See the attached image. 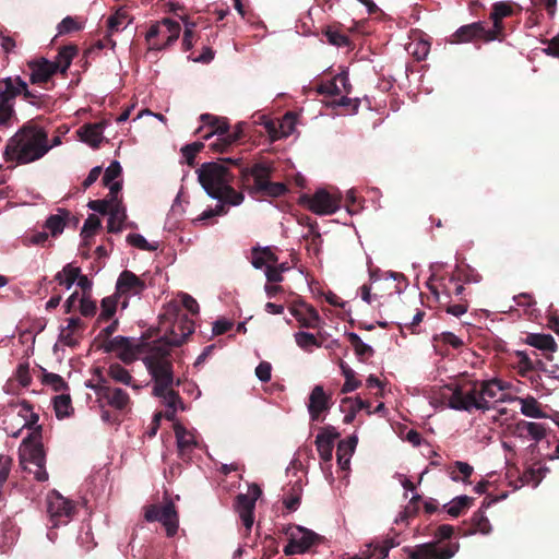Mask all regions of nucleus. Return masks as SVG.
<instances>
[{
    "label": "nucleus",
    "mask_w": 559,
    "mask_h": 559,
    "mask_svg": "<svg viewBox=\"0 0 559 559\" xmlns=\"http://www.w3.org/2000/svg\"><path fill=\"white\" fill-rule=\"evenodd\" d=\"M50 150L47 131L28 121L8 140L3 157L8 162L26 165L43 158Z\"/></svg>",
    "instance_id": "f257e3e1"
},
{
    "label": "nucleus",
    "mask_w": 559,
    "mask_h": 559,
    "mask_svg": "<svg viewBox=\"0 0 559 559\" xmlns=\"http://www.w3.org/2000/svg\"><path fill=\"white\" fill-rule=\"evenodd\" d=\"M143 362L154 380L153 394L163 400L167 408L179 407L185 409V405L179 394L171 390L174 383L173 365L167 359V349L163 346H155Z\"/></svg>",
    "instance_id": "f03ea898"
},
{
    "label": "nucleus",
    "mask_w": 559,
    "mask_h": 559,
    "mask_svg": "<svg viewBox=\"0 0 559 559\" xmlns=\"http://www.w3.org/2000/svg\"><path fill=\"white\" fill-rule=\"evenodd\" d=\"M197 174L199 182L210 198L231 206H238L243 202V193L231 187L234 176L223 163H204Z\"/></svg>",
    "instance_id": "7ed1b4c3"
},
{
    "label": "nucleus",
    "mask_w": 559,
    "mask_h": 559,
    "mask_svg": "<svg viewBox=\"0 0 559 559\" xmlns=\"http://www.w3.org/2000/svg\"><path fill=\"white\" fill-rule=\"evenodd\" d=\"M19 460L22 469L32 474L37 481L48 480L45 468V453L39 442V432L34 431L25 438L19 448Z\"/></svg>",
    "instance_id": "20e7f679"
},
{
    "label": "nucleus",
    "mask_w": 559,
    "mask_h": 559,
    "mask_svg": "<svg viewBox=\"0 0 559 559\" xmlns=\"http://www.w3.org/2000/svg\"><path fill=\"white\" fill-rule=\"evenodd\" d=\"M428 289L427 306L429 308L444 309L447 313L456 318L461 317L467 311L466 302H459L451 305V290L445 286L442 280H438L436 275H431L426 282Z\"/></svg>",
    "instance_id": "39448f33"
},
{
    "label": "nucleus",
    "mask_w": 559,
    "mask_h": 559,
    "mask_svg": "<svg viewBox=\"0 0 559 559\" xmlns=\"http://www.w3.org/2000/svg\"><path fill=\"white\" fill-rule=\"evenodd\" d=\"M442 396L450 399V408L471 413L473 409L486 412L491 408L488 400L480 397L478 382L468 390L456 385L454 389H443Z\"/></svg>",
    "instance_id": "423d86ee"
},
{
    "label": "nucleus",
    "mask_w": 559,
    "mask_h": 559,
    "mask_svg": "<svg viewBox=\"0 0 559 559\" xmlns=\"http://www.w3.org/2000/svg\"><path fill=\"white\" fill-rule=\"evenodd\" d=\"M155 346H163V344H147L141 340L119 335L110 340L106 348L109 352H114L124 364H131L142 355L143 359Z\"/></svg>",
    "instance_id": "0eeeda50"
},
{
    "label": "nucleus",
    "mask_w": 559,
    "mask_h": 559,
    "mask_svg": "<svg viewBox=\"0 0 559 559\" xmlns=\"http://www.w3.org/2000/svg\"><path fill=\"white\" fill-rule=\"evenodd\" d=\"M454 527L449 524H442L437 527L435 537L437 540L421 544V559H451L460 548L459 543L443 544L452 537Z\"/></svg>",
    "instance_id": "6e6552de"
},
{
    "label": "nucleus",
    "mask_w": 559,
    "mask_h": 559,
    "mask_svg": "<svg viewBox=\"0 0 559 559\" xmlns=\"http://www.w3.org/2000/svg\"><path fill=\"white\" fill-rule=\"evenodd\" d=\"M87 206L94 212L109 215L107 225L108 231L119 233L122 230L127 215L126 207L122 205L118 195L109 197L105 200L90 201Z\"/></svg>",
    "instance_id": "1a4fd4ad"
},
{
    "label": "nucleus",
    "mask_w": 559,
    "mask_h": 559,
    "mask_svg": "<svg viewBox=\"0 0 559 559\" xmlns=\"http://www.w3.org/2000/svg\"><path fill=\"white\" fill-rule=\"evenodd\" d=\"M162 329L165 331L164 336L153 344H163V347L167 349L168 357L169 347L181 345L193 333L194 324L188 317H182L177 321L167 322V324L162 325Z\"/></svg>",
    "instance_id": "9d476101"
},
{
    "label": "nucleus",
    "mask_w": 559,
    "mask_h": 559,
    "mask_svg": "<svg viewBox=\"0 0 559 559\" xmlns=\"http://www.w3.org/2000/svg\"><path fill=\"white\" fill-rule=\"evenodd\" d=\"M300 202L317 215H331L340 209L341 197L325 189H319L312 195H302Z\"/></svg>",
    "instance_id": "9b49d317"
},
{
    "label": "nucleus",
    "mask_w": 559,
    "mask_h": 559,
    "mask_svg": "<svg viewBox=\"0 0 559 559\" xmlns=\"http://www.w3.org/2000/svg\"><path fill=\"white\" fill-rule=\"evenodd\" d=\"M271 170L270 164L258 163L250 169H247L246 174L252 176L254 180L253 190L255 192H262L269 197H280L286 191V187L284 183L271 182L269 180Z\"/></svg>",
    "instance_id": "f8f14e48"
},
{
    "label": "nucleus",
    "mask_w": 559,
    "mask_h": 559,
    "mask_svg": "<svg viewBox=\"0 0 559 559\" xmlns=\"http://www.w3.org/2000/svg\"><path fill=\"white\" fill-rule=\"evenodd\" d=\"M262 495L257 484L248 487L247 493H239L236 498L235 509L247 531H250L254 522L255 502Z\"/></svg>",
    "instance_id": "ddd939ff"
},
{
    "label": "nucleus",
    "mask_w": 559,
    "mask_h": 559,
    "mask_svg": "<svg viewBox=\"0 0 559 559\" xmlns=\"http://www.w3.org/2000/svg\"><path fill=\"white\" fill-rule=\"evenodd\" d=\"M73 510V503L58 491L52 490L48 493L47 512L55 527L67 524L72 518Z\"/></svg>",
    "instance_id": "4468645a"
},
{
    "label": "nucleus",
    "mask_w": 559,
    "mask_h": 559,
    "mask_svg": "<svg viewBox=\"0 0 559 559\" xmlns=\"http://www.w3.org/2000/svg\"><path fill=\"white\" fill-rule=\"evenodd\" d=\"M144 518L148 522H160L169 537H173L178 531V514L173 502H167L163 506H150L145 511Z\"/></svg>",
    "instance_id": "2eb2a0df"
},
{
    "label": "nucleus",
    "mask_w": 559,
    "mask_h": 559,
    "mask_svg": "<svg viewBox=\"0 0 559 559\" xmlns=\"http://www.w3.org/2000/svg\"><path fill=\"white\" fill-rule=\"evenodd\" d=\"M286 534L289 536V543L284 548L287 556L306 552L319 538L317 533L302 526H293Z\"/></svg>",
    "instance_id": "dca6fc26"
},
{
    "label": "nucleus",
    "mask_w": 559,
    "mask_h": 559,
    "mask_svg": "<svg viewBox=\"0 0 559 559\" xmlns=\"http://www.w3.org/2000/svg\"><path fill=\"white\" fill-rule=\"evenodd\" d=\"M145 283L131 271H123L120 273L116 283V295L122 300L121 308H127L129 298L139 296L145 289Z\"/></svg>",
    "instance_id": "f3484780"
},
{
    "label": "nucleus",
    "mask_w": 559,
    "mask_h": 559,
    "mask_svg": "<svg viewBox=\"0 0 559 559\" xmlns=\"http://www.w3.org/2000/svg\"><path fill=\"white\" fill-rule=\"evenodd\" d=\"M547 426L542 423L527 421L524 419L518 420L513 425L509 426L510 433L523 440H533L538 443L547 436ZM536 444H531L528 448L531 452H534Z\"/></svg>",
    "instance_id": "a211bd4d"
},
{
    "label": "nucleus",
    "mask_w": 559,
    "mask_h": 559,
    "mask_svg": "<svg viewBox=\"0 0 559 559\" xmlns=\"http://www.w3.org/2000/svg\"><path fill=\"white\" fill-rule=\"evenodd\" d=\"M332 407V395L326 393L322 385H314L311 390L307 409L311 421H323L326 413Z\"/></svg>",
    "instance_id": "6ab92c4d"
},
{
    "label": "nucleus",
    "mask_w": 559,
    "mask_h": 559,
    "mask_svg": "<svg viewBox=\"0 0 559 559\" xmlns=\"http://www.w3.org/2000/svg\"><path fill=\"white\" fill-rule=\"evenodd\" d=\"M174 431L179 455L189 456L190 453L199 447V438L194 429H187L180 423L174 424Z\"/></svg>",
    "instance_id": "aec40b11"
},
{
    "label": "nucleus",
    "mask_w": 559,
    "mask_h": 559,
    "mask_svg": "<svg viewBox=\"0 0 559 559\" xmlns=\"http://www.w3.org/2000/svg\"><path fill=\"white\" fill-rule=\"evenodd\" d=\"M95 391L99 397L104 399L110 407L117 411H124L130 405L129 394L120 388L99 385Z\"/></svg>",
    "instance_id": "412c9836"
},
{
    "label": "nucleus",
    "mask_w": 559,
    "mask_h": 559,
    "mask_svg": "<svg viewBox=\"0 0 559 559\" xmlns=\"http://www.w3.org/2000/svg\"><path fill=\"white\" fill-rule=\"evenodd\" d=\"M481 39L486 41V28L483 22H474L459 27L451 35L452 44H466Z\"/></svg>",
    "instance_id": "4be33fe9"
},
{
    "label": "nucleus",
    "mask_w": 559,
    "mask_h": 559,
    "mask_svg": "<svg viewBox=\"0 0 559 559\" xmlns=\"http://www.w3.org/2000/svg\"><path fill=\"white\" fill-rule=\"evenodd\" d=\"M27 66L31 70L29 81L32 84L46 83L56 72H58V66H55L52 61L45 58L32 60Z\"/></svg>",
    "instance_id": "5701e85b"
},
{
    "label": "nucleus",
    "mask_w": 559,
    "mask_h": 559,
    "mask_svg": "<svg viewBox=\"0 0 559 559\" xmlns=\"http://www.w3.org/2000/svg\"><path fill=\"white\" fill-rule=\"evenodd\" d=\"M493 501L495 500L487 501V499H485L483 501L481 507L473 513V515L469 520V527L466 530L461 528L463 536H469V535H474L477 533L487 535L491 532V524H490L488 518L485 515V512L483 509L490 507V504Z\"/></svg>",
    "instance_id": "b1692460"
},
{
    "label": "nucleus",
    "mask_w": 559,
    "mask_h": 559,
    "mask_svg": "<svg viewBox=\"0 0 559 559\" xmlns=\"http://www.w3.org/2000/svg\"><path fill=\"white\" fill-rule=\"evenodd\" d=\"M84 331V322L80 318L67 319V325L62 326L59 332V342L69 347L79 344Z\"/></svg>",
    "instance_id": "393cba45"
},
{
    "label": "nucleus",
    "mask_w": 559,
    "mask_h": 559,
    "mask_svg": "<svg viewBox=\"0 0 559 559\" xmlns=\"http://www.w3.org/2000/svg\"><path fill=\"white\" fill-rule=\"evenodd\" d=\"M340 437V433L333 426H325L316 437V445L320 457L323 461L332 459V451L334 441Z\"/></svg>",
    "instance_id": "a878e982"
},
{
    "label": "nucleus",
    "mask_w": 559,
    "mask_h": 559,
    "mask_svg": "<svg viewBox=\"0 0 559 559\" xmlns=\"http://www.w3.org/2000/svg\"><path fill=\"white\" fill-rule=\"evenodd\" d=\"M17 408V417H21V427L16 430L10 429L9 427H5V431L9 436L12 438H17L21 435L22 429L24 428H33L36 426L39 417L38 415L33 411L32 405L26 401H21L17 404L13 405Z\"/></svg>",
    "instance_id": "bb28decb"
},
{
    "label": "nucleus",
    "mask_w": 559,
    "mask_h": 559,
    "mask_svg": "<svg viewBox=\"0 0 559 559\" xmlns=\"http://www.w3.org/2000/svg\"><path fill=\"white\" fill-rule=\"evenodd\" d=\"M121 171L122 168L117 160L111 162L105 170L103 183L109 189V197L118 195L122 188V182L119 180Z\"/></svg>",
    "instance_id": "cd10ccee"
},
{
    "label": "nucleus",
    "mask_w": 559,
    "mask_h": 559,
    "mask_svg": "<svg viewBox=\"0 0 559 559\" xmlns=\"http://www.w3.org/2000/svg\"><path fill=\"white\" fill-rule=\"evenodd\" d=\"M163 31L164 34H160L162 38H165V43L163 44H151V49L154 50H162L166 47L170 46L173 43H175L180 35L181 27L178 22L165 17L163 19Z\"/></svg>",
    "instance_id": "c85d7f7f"
},
{
    "label": "nucleus",
    "mask_w": 559,
    "mask_h": 559,
    "mask_svg": "<svg viewBox=\"0 0 559 559\" xmlns=\"http://www.w3.org/2000/svg\"><path fill=\"white\" fill-rule=\"evenodd\" d=\"M103 133L104 124L102 122L85 124L78 130L81 141L92 147L99 146L104 139Z\"/></svg>",
    "instance_id": "c756f323"
},
{
    "label": "nucleus",
    "mask_w": 559,
    "mask_h": 559,
    "mask_svg": "<svg viewBox=\"0 0 559 559\" xmlns=\"http://www.w3.org/2000/svg\"><path fill=\"white\" fill-rule=\"evenodd\" d=\"M1 83L4 85V88H0V99H5L9 103H14V98L22 94L23 88H25V81L20 76H8Z\"/></svg>",
    "instance_id": "7c9ffc66"
},
{
    "label": "nucleus",
    "mask_w": 559,
    "mask_h": 559,
    "mask_svg": "<svg viewBox=\"0 0 559 559\" xmlns=\"http://www.w3.org/2000/svg\"><path fill=\"white\" fill-rule=\"evenodd\" d=\"M358 439L356 436H350L346 440L340 441L336 451L337 464L342 469L349 467L350 457L355 451Z\"/></svg>",
    "instance_id": "2f4dec72"
},
{
    "label": "nucleus",
    "mask_w": 559,
    "mask_h": 559,
    "mask_svg": "<svg viewBox=\"0 0 559 559\" xmlns=\"http://www.w3.org/2000/svg\"><path fill=\"white\" fill-rule=\"evenodd\" d=\"M276 262L277 257L274 254L270 247L252 249L251 264L254 269H266Z\"/></svg>",
    "instance_id": "473e14b6"
},
{
    "label": "nucleus",
    "mask_w": 559,
    "mask_h": 559,
    "mask_svg": "<svg viewBox=\"0 0 559 559\" xmlns=\"http://www.w3.org/2000/svg\"><path fill=\"white\" fill-rule=\"evenodd\" d=\"M337 82L342 83L346 93H349L348 76L345 73L337 74L333 80L318 85L317 92L322 95H338L342 91L338 87Z\"/></svg>",
    "instance_id": "72a5a7b5"
},
{
    "label": "nucleus",
    "mask_w": 559,
    "mask_h": 559,
    "mask_svg": "<svg viewBox=\"0 0 559 559\" xmlns=\"http://www.w3.org/2000/svg\"><path fill=\"white\" fill-rule=\"evenodd\" d=\"M526 344L545 352L554 353L557 344L550 334L530 333L525 338Z\"/></svg>",
    "instance_id": "f704fd0d"
},
{
    "label": "nucleus",
    "mask_w": 559,
    "mask_h": 559,
    "mask_svg": "<svg viewBox=\"0 0 559 559\" xmlns=\"http://www.w3.org/2000/svg\"><path fill=\"white\" fill-rule=\"evenodd\" d=\"M293 316L305 328L316 329L320 324V316L317 310L310 306L305 307L304 310H292Z\"/></svg>",
    "instance_id": "c9c22d12"
},
{
    "label": "nucleus",
    "mask_w": 559,
    "mask_h": 559,
    "mask_svg": "<svg viewBox=\"0 0 559 559\" xmlns=\"http://www.w3.org/2000/svg\"><path fill=\"white\" fill-rule=\"evenodd\" d=\"M131 22L132 19L124 9L117 10L107 21L108 35L122 32Z\"/></svg>",
    "instance_id": "e433bc0d"
},
{
    "label": "nucleus",
    "mask_w": 559,
    "mask_h": 559,
    "mask_svg": "<svg viewBox=\"0 0 559 559\" xmlns=\"http://www.w3.org/2000/svg\"><path fill=\"white\" fill-rule=\"evenodd\" d=\"M108 376L116 382L129 385L134 390H140L141 385L133 382L130 372L119 364H112L108 368Z\"/></svg>",
    "instance_id": "4c0bfd02"
},
{
    "label": "nucleus",
    "mask_w": 559,
    "mask_h": 559,
    "mask_svg": "<svg viewBox=\"0 0 559 559\" xmlns=\"http://www.w3.org/2000/svg\"><path fill=\"white\" fill-rule=\"evenodd\" d=\"M506 389L504 383L498 379H491L478 382V390L480 393V397L486 399L490 402V400H495L498 397V393Z\"/></svg>",
    "instance_id": "58836bf2"
},
{
    "label": "nucleus",
    "mask_w": 559,
    "mask_h": 559,
    "mask_svg": "<svg viewBox=\"0 0 559 559\" xmlns=\"http://www.w3.org/2000/svg\"><path fill=\"white\" fill-rule=\"evenodd\" d=\"M455 386L445 384L441 386H431L429 390H421V394L429 400V403L433 407L448 405L450 407V399L442 396L443 389H454Z\"/></svg>",
    "instance_id": "ea45409f"
},
{
    "label": "nucleus",
    "mask_w": 559,
    "mask_h": 559,
    "mask_svg": "<svg viewBox=\"0 0 559 559\" xmlns=\"http://www.w3.org/2000/svg\"><path fill=\"white\" fill-rule=\"evenodd\" d=\"M80 275V267L74 266L69 263L63 269L58 272L55 276L56 282L59 285L64 286L67 289H70L72 285L76 282V278Z\"/></svg>",
    "instance_id": "a19ab883"
},
{
    "label": "nucleus",
    "mask_w": 559,
    "mask_h": 559,
    "mask_svg": "<svg viewBox=\"0 0 559 559\" xmlns=\"http://www.w3.org/2000/svg\"><path fill=\"white\" fill-rule=\"evenodd\" d=\"M474 499L468 496H459L454 498L449 506H444L447 513L453 518H459L465 513L472 506Z\"/></svg>",
    "instance_id": "79ce46f5"
},
{
    "label": "nucleus",
    "mask_w": 559,
    "mask_h": 559,
    "mask_svg": "<svg viewBox=\"0 0 559 559\" xmlns=\"http://www.w3.org/2000/svg\"><path fill=\"white\" fill-rule=\"evenodd\" d=\"M68 217V212L63 210H59L57 214L50 215L46 223L45 228L49 230L52 237H57L58 235L63 233L66 227V219Z\"/></svg>",
    "instance_id": "37998d69"
},
{
    "label": "nucleus",
    "mask_w": 559,
    "mask_h": 559,
    "mask_svg": "<svg viewBox=\"0 0 559 559\" xmlns=\"http://www.w3.org/2000/svg\"><path fill=\"white\" fill-rule=\"evenodd\" d=\"M17 122L14 103L0 99V127L11 128Z\"/></svg>",
    "instance_id": "c03bdc74"
},
{
    "label": "nucleus",
    "mask_w": 559,
    "mask_h": 559,
    "mask_svg": "<svg viewBox=\"0 0 559 559\" xmlns=\"http://www.w3.org/2000/svg\"><path fill=\"white\" fill-rule=\"evenodd\" d=\"M120 302L121 300L116 294L114 296L105 297L100 304V313L97 321L100 322L111 319Z\"/></svg>",
    "instance_id": "a18cd8bd"
},
{
    "label": "nucleus",
    "mask_w": 559,
    "mask_h": 559,
    "mask_svg": "<svg viewBox=\"0 0 559 559\" xmlns=\"http://www.w3.org/2000/svg\"><path fill=\"white\" fill-rule=\"evenodd\" d=\"M340 368L342 370V374L345 378V382L341 389V392L349 393L358 389L361 382L355 378V371L344 361H341Z\"/></svg>",
    "instance_id": "49530a36"
},
{
    "label": "nucleus",
    "mask_w": 559,
    "mask_h": 559,
    "mask_svg": "<svg viewBox=\"0 0 559 559\" xmlns=\"http://www.w3.org/2000/svg\"><path fill=\"white\" fill-rule=\"evenodd\" d=\"M341 407H347V413L344 416V423L350 424L354 421L357 413L362 411L361 397H345L341 401Z\"/></svg>",
    "instance_id": "de8ad7c7"
},
{
    "label": "nucleus",
    "mask_w": 559,
    "mask_h": 559,
    "mask_svg": "<svg viewBox=\"0 0 559 559\" xmlns=\"http://www.w3.org/2000/svg\"><path fill=\"white\" fill-rule=\"evenodd\" d=\"M53 408L59 419L69 417L73 413L70 395L60 394L53 399Z\"/></svg>",
    "instance_id": "09e8293b"
},
{
    "label": "nucleus",
    "mask_w": 559,
    "mask_h": 559,
    "mask_svg": "<svg viewBox=\"0 0 559 559\" xmlns=\"http://www.w3.org/2000/svg\"><path fill=\"white\" fill-rule=\"evenodd\" d=\"M521 413L532 418H544L545 413L540 408L539 403L534 397H526L521 400Z\"/></svg>",
    "instance_id": "8fccbe9b"
},
{
    "label": "nucleus",
    "mask_w": 559,
    "mask_h": 559,
    "mask_svg": "<svg viewBox=\"0 0 559 559\" xmlns=\"http://www.w3.org/2000/svg\"><path fill=\"white\" fill-rule=\"evenodd\" d=\"M75 52H76V50L73 46L63 47L59 51L56 60L52 61V63H55V66H58V71L66 72L68 70Z\"/></svg>",
    "instance_id": "3c124183"
},
{
    "label": "nucleus",
    "mask_w": 559,
    "mask_h": 559,
    "mask_svg": "<svg viewBox=\"0 0 559 559\" xmlns=\"http://www.w3.org/2000/svg\"><path fill=\"white\" fill-rule=\"evenodd\" d=\"M347 337L354 347L356 355L360 358L372 356L373 349L370 345L362 342L358 334L350 332L347 334Z\"/></svg>",
    "instance_id": "603ef678"
},
{
    "label": "nucleus",
    "mask_w": 559,
    "mask_h": 559,
    "mask_svg": "<svg viewBox=\"0 0 559 559\" xmlns=\"http://www.w3.org/2000/svg\"><path fill=\"white\" fill-rule=\"evenodd\" d=\"M180 301L178 296L176 299L169 301L165 307V312L162 316V325L167 324V322L177 321L178 319L186 317L180 313Z\"/></svg>",
    "instance_id": "864d4df0"
},
{
    "label": "nucleus",
    "mask_w": 559,
    "mask_h": 559,
    "mask_svg": "<svg viewBox=\"0 0 559 559\" xmlns=\"http://www.w3.org/2000/svg\"><path fill=\"white\" fill-rule=\"evenodd\" d=\"M127 242L144 251H155L158 249V242H148L141 234H130L127 236Z\"/></svg>",
    "instance_id": "5fc2aeb1"
},
{
    "label": "nucleus",
    "mask_w": 559,
    "mask_h": 559,
    "mask_svg": "<svg viewBox=\"0 0 559 559\" xmlns=\"http://www.w3.org/2000/svg\"><path fill=\"white\" fill-rule=\"evenodd\" d=\"M514 9L510 2H496L492 5L489 20H503L504 17H509L513 15Z\"/></svg>",
    "instance_id": "6e6d98bb"
},
{
    "label": "nucleus",
    "mask_w": 559,
    "mask_h": 559,
    "mask_svg": "<svg viewBox=\"0 0 559 559\" xmlns=\"http://www.w3.org/2000/svg\"><path fill=\"white\" fill-rule=\"evenodd\" d=\"M490 21L492 22V27L490 29H486V43L493 40L502 41L506 38L503 20Z\"/></svg>",
    "instance_id": "4d7b16f0"
},
{
    "label": "nucleus",
    "mask_w": 559,
    "mask_h": 559,
    "mask_svg": "<svg viewBox=\"0 0 559 559\" xmlns=\"http://www.w3.org/2000/svg\"><path fill=\"white\" fill-rule=\"evenodd\" d=\"M295 341L296 344L305 350H311L312 347H320L316 336L308 332L295 333Z\"/></svg>",
    "instance_id": "13d9d810"
},
{
    "label": "nucleus",
    "mask_w": 559,
    "mask_h": 559,
    "mask_svg": "<svg viewBox=\"0 0 559 559\" xmlns=\"http://www.w3.org/2000/svg\"><path fill=\"white\" fill-rule=\"evenodd\" d=\"M324 34L328 38V41L331 45H334L336 47H346L349 45L348 37L344 33H342L335 28L330 27L325 31Z\"/></svg>",
    "instance_id": "bf43d9fd"
},
{
    "label": "nucleus",
    "mask_w": 559,
    "mask_h": 559,
    "mask_svg": "<svg viewBox=\"0 0 559 559\" xmlns=\"http://www.w3.org/2000/svg\"><path fill=\"white\" fill-rule=\"evenodd\" d=\"M399 480V483L403 486V488L405 489V498H407L408 496V491L412 492V498H411V502H412V508L413 510L415 511L417 509V499H418V495L415 493V485L403 474H396L395 476Z\"/></svg>",
    "instance_id": "052dcab7"
},
{
    "label": "nucleus",
    "mask_w": 559,
    "mask_h": 559,
    "mask_svg": "<svg viewBox=\"0 0 559 559\" xmlns=\"http://www.w3.org/2000/svg\"><path fill=\"white\" fill-rule=\"evenodd\" d=\"M519 357L520 374L522 377H530L528 373L534 371V359L524 352H516Z\"/></svg>",
    "instance_id": "680f3d73"
},
{
    "label": "nucleus",
    "mask_w": 559,
    "mask_h": 559,
    "mask_svg": "<svg viewBox=\"0 0 559 559\" xmlns=\"http://www.w3.org/2000/svg\"><path fill=\"white\" fill-rule=\"evenodd\" d=\"M240 136V131H234V132H227L226 138L224 139H217L216 142L211 143V147L214 151L223 152L226 150L227 146L235 143Z\"/></svg>",
    "instance_id": "e2e57ef3"
},
{
    "label": "nucleus",
    "mask_w": 559,
    "mask_h": 559,
    "mask_svg": "<svg viewBox=\"0 0 559 559\" xmlns=\"http://www.w3.org/2000/svg\"><path fill=\"white\" fill-rule=\"evenodd\" d=\"M15 379L23 388H26L31 384L32 377L29 373V365L27 362H22L17 366L15 371Z\"/></svg>",
    "instance_id": "0e129e2a"
},
{
    "label": "nucleus",
    "mask_w": 559,
    "mask_h": 559,
    "mask_svg": "<svg viewBox=\"0 0 559 559\" xmlns=\"http://www.w3.org/2000/svg\"><path fill=\"white\" fill-rule=\"evenodd\" d=\"M100 227V219L96 215H90L83 225L81 234L87 238L94 235Z\"/></svg>",
    "instance_id": "69168bd1"
},
{
    "label": "nucleus",
    "mask_w": 559,
    "mask_h": 559,
    "mask_svg": "<svg viewBox=\"0 0 559 559\" xmlns=\"http://www.w3.org/2000/svg\"><path fill=\"white\" fill-rule=\"evenodd\" d=\"M58 34L63 35L82 28L81 24L75 21L72 16L64 17L58 24Z\"/></svg>",
    "instance_id": "338daca9"
},
{
    "label": "nucleus",
    "mask_w": 559,
    "mask_h": 559,
    "mask_svg": "<svg viewBox=\"0 0 559 559\" xmlns=\"http://www.w3.org/2000/svg\"><path fill=\"white\" fill-rule=\"evenodd\" d=\"M80 312L84 317H92L96 312V304L86 294L80 298Z\"/></svg>",
    "instance_id": "774afa93"
}]
</instances>
